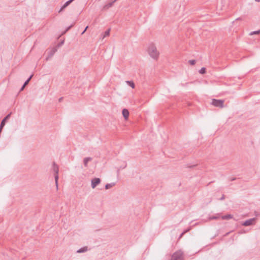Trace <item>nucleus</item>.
<instances>
[{
	"label": "nucleus",
	"mask_w": 260,
	"mask_h": 260,
	"mask_svg": "<svg viewBox=\"0 0 260 260\" xmlns=\"http://www.w3.org/2000/svg\"><path fill=\"white\" fill-rule=\"evenodd\" d=\"M115 184H116V183H114V182L107 184L105 185V188L106 189H110V188H112V187H113Z\"/></svg>",
	"instance_id": "4468645a"
},
{
	"label": "nucleus",
	"mask_w": 260,
	"mask_h": 260,
	"mask_svg": "<svg viewBox=\"0 0 260 260\" xmlns=\"http://www.w3.org/2000/svg\"><path fill=\"white\" fill-rule=\"evenodd\" d=\"M28 83H29V82H28V81H26L24 82V84H23V85H24V86H26V85H27L28 84Z\"/></svg>",
	"instance_id": "cd10ccee"
},
{
	"label": "nucleus",
	"mask_w": 260,
	"mask_h": 260,
	"mask_svg": "<svg viewBox=\"0 0 260 260\" xmlns=\"http://www.w3.org/2000/svg\"><path fill=\"white\" fill-rule=\"evenodd\" d=\"M10 117V114H9L8 115H7L5 117V118L2 121L1 123V125H0V133L2 131V129L3 127V126L5 124V122H6V120L8 119V118H9Z\"/></svg>",
	"instance_id": "0eeeda50"
},
{
	"label": "nucleus",
	"mask_w": 260,
	"mask_h": 260,
	"mask_svg": "<svg viewBox=\"0 0 260 260\" xmlns=\"http://www.w3.org/2000/svg\"><path fill=\"white\" fill-rule=\"evenodd\" d=\"M62 98L59 99V101L61 100Z\"/></svg>",
	"instance_id": "f704fd0d"
},
{
	"label": "nucleus",
	"mask_w": 260,
	"mask_h": 260,
	"mask_svg": "<svg viewBox=\"0 0 260 260\" xmlns=\"http://www.w3.org/2000/svg\"><path fill=\"white\" fill-rule=\"evenodd\" d=\"M91 186L93 188H95V186L100 183L101 180H91Z\"/></svg>",
	"instance_id": "9d476101"
},
{
	"label": "nucleus",
	"mask_w": 260,
	"mask_h": 260,
	"mask_svg": "<svg viewBox=\"0 0 260 260\" xmlns=\"http://www.w3.org/2000/svg\"><path fill=\"white\" fill-rule=\"evenodd\" d=\"M171 260H183V253L181 250L175 252L172 256Z\"/></svg>",
	"instance_id": "f03ea898"
},
{
	"label": "nucleus",
	"mask_w": 260,
	"mask_h": 260,
	"mask_svg": "<svg viewBox=\"0 0 260 260\" xmlns=\"http://www.w3.org/2000/svg\"><path fill=\"white\" fill-rule=\"evenodd\" d=\"M147 52L149 55L153 59L157 60L158 59L159 52L154 44H151L149 45L147 49Z\"/></svg>",
	"instance_id": "f257e3e1"
},
{
	"label": "nucleus",
	"mask_w": 260,
	"mask_h": 260,
	"mask_svg": "<svg viewBox=\"0 0 260 260\" xmlns=\"http://www.w3.org/2000/svg\"><path fill=\"white\" fill-rule=\"evenodd\" d=\"M235 20L236 21H237V20H242V18H238Z\"/></svg>",
	"instance_id": "c756f323"
},
{
	"label": "nucleus",
	"mask_w": 260,
	"mask_h": 260,
	"mask_svg": "<svg viewBox=\"0 0 260 260\" xmlns=\"http://www.w3.org/2000/svg\"><path fill=\"white\" fill-rule=\"evenodd\" d=\"M110 29H108L107 30H106L105 32V35H104V37H105L106 36H108L109 35V34H110Z\"/></svg>",
	"instance_id": "aec40b11"
},
{
	"label": "nucleus",
	"mask_w": 260,
	"mask_h": 260,
	"mask_svg": "<svg viewBox=\"0 0 260 260\" xmlns=\"http://www.w3.org/2000/svg\"><path fill=\"white\" fill-rule=\"evenodd\" d=\"M224 194H222V197L219 199L220 200H223L224 199Z\"/></svg>",
	"instance_id": "393cba45"
},
{
	"label": "nucleus",
	"mask_w": 260,
	"mask_h": 260,
	"mask_svg": "<svg viewBox=\"0 0 260 260\" xmlns=\"http://www.w3.org/2000/svg\"><path fill=\"white\" fill-rule=\"evenodd\" d=\"M259 33H260V30H258L257 31H252L249 34V35L250 36H252L253 35H257V34H259Z\"/></svg>",
	"instance_id": "f3484780"
},
{
	"label": "nucleus",
	"mask_w": 260,
	"mask_h": 260,
	"mask_svg": "<svg viewBox=\"0 0 260 260\" xmlns=\"http://www.w3.org/2000/svg\"><path fill=\"white\" fill-rule=\"evenodd\" d=\"M232 217H233V216H232V215H231V214H227L226 215L222 216V219L228 220V219H230L232 218Z\"/></svg>",
	"instance_id": "2eb2a0df"
},
{
	"label": "nucleus",
	"mask_w": 260,
	"mask_h": 260,
	"mask_svg": "<svg viewBox=\"0 0 260 260\" xmlns=\"http://www.w3.org/2000/svg\"><path fill=\"white\" fill-rule=\"evenodd\" d=\"M70 1H71V2L72 3L73 1H74V0H69Z\"/></svg>",
	"instance_id": "72a5a7b5"
},
{
	"label": "nucleus",
	"mask_w": 260,
	"mask_h": 260,
	"mask_svg": "<svg viewBox=\"0 0 260 260\" xmlns=\"http://www.w3.org/2000/svg\"><path fill=\"white\" fill-rule=\"evenodd\" d=\"M88 26H87L86 27V28H85V29L83 30V31L81 33V35H83V34H84V32L86 31V30H87V29L88 28Z\"/></svg>",
	"instance_id": "b1692460"
},
{
	"label": "nucleus",
	"mask_w": 260,
	"mask_h": 260,
	"mask_svg": "<svg viewBox=\"0 0 260 260\" xmlns=\"http://www.w3.org/2000/svg\"><path fill=\"white\" fill-rule=\"evenodd\" d=\"M211 104L216 107L223 108L224 101L222 100L213 99Z\"/></svg>",
	"instance_id": "7ed1b4c3"
},
{
	"label": "nucleus",
	"mask_w": 260,
	"mask_h": 260,
	"mask_svg": "<svg viewBox=\"0 0 260 260\" xmlns=\"http://www.w3.org/2000/svg\"><path fill=\"white\" fill-rule=\"evenodd\" d=\"M71 3V1H68L64 3V4L61 7L59 13L61 12L63 9H64L67 6H68Z\"/></svg>",
	"instance_id": "f8f14e48"
},
{
	"label": "nucleus",
	"mask_w": 260,
	"mask_h": 260,
	"mask_svg": "<svg viewBox=\"0 0 260 260\" xmlns=\"http://www.w3.org/2000/svg\"><path fill=\"white\" fill-rule=\"evenodd\" d=\"M71 27H72V26H69L65 32H66L68 30H69Z\"/></svg>",
	"instance_id": "2f4dec72"
},
{
	"label": "nucleus",
	"mask_w": 260,
	"mask_h": 260,
	"mask_svg": "<svg viewBox=\"0 0 260 260\" xmlns=\"http://www.w3.org/2000/svg\"><path fill=\"white\" fill-rule=\"evenodd\" d=\"M117 0H114L106 5H105L104 7H103V9L104 10H108L110 8H111V7L113 6L114 3L115 2H116Z\"/></svg>",
	"instance_id": "423d86ee"
},
{
	"label": "nucleus",
	"mask_w": 260,
	"mask_h": 260,
	"mask_svg": "<svg viewBox=\"0 0 260 260\" xmlns=\"http://www.w3.org/2000/svg\"><path fill=\"white\" fill-rule=\"evenodd\" d=\"M188 62L190 64L193 66L194 64H195L196 62V61L194 59H192V60H189L188 61Z\"/></svg>",
	"instance_id": "6ab92c4d"
},
{
	"label": "nucleus",
	"mask_w": 260,
	"mask_h": 260,
	"mask_svg": "<svg viewBox=\"0 0 260 260\" xmlns=\"http://www.w3.org/2000/svg\"><path fill=\"white\" fill-rule=\"evenodd\" d=\"M57 51V49L55 48H54L53 49H52L50 52H49V54H48V57L46 58V60H48L49 58H51L53 55L54 54V53H55V52Z\"/></svg>",
	"instance_id": "6e6552de"
},
{
	"label": "nucleus",
	"mask_w": 260,
	"mask_h": 260,
	"mask_svg": "<svg viewBox=\"0 0 260 260\" xmlns=\"http://www.w3.org/2000/svg\"><path fill=\"white\" fill-rule=\"evenodd\" d=\"M190 228H189L188 229H187V230H186L184 231V232H185V233H187V232H188V231L190 230Z\"/></svg>",
	"instance_id": "7c9ffc66"
},
{
	"label": "nucleus",
	"mask_w": 260,
	"mask_h": 260,
	"mask_svg": "<svg viewBox=\"0 0 260 260\" xmlns=\"http://www.w3.org/2000/svg\"><path fill=\"white\" fill-rule=\"evenodd\" d=\"M88 250V248L87 246L83 247L80 249H79L77 251V253H84L87 252Z\"/></svg>",
	"instance_id": "9b49d317"
},
{
	"label": "nucleus",
	"mask_w": 260,
	"mask_h": 260,
	"mask_svg": "<svg viewBox=\"0 0 260 260\" xmlns=\"http://www.w3.org/2000/svg\"><path fill=\"white\" fill-rule=\"evenodd\" d=\"M92 160L91 157H86L83 159V163L85 167H87L88 162Z\"/></svg>",
	"instance_id": "ddd939ff"
},
{
	"label": "nucleus",
	"mask_w": 260,
	"mask_h": 260,
	"mask_svg": "<svg viewBox=\"0 0 260 260\" xmlns=\"http://www.w3.org/2000/svg\"><path fill=\"white\" fill-rule=\"evenodd\" d=\"M32 76H33V75H31L26 81H28V82H29V81L30 80V79L32 78Z\"/></svg>",
	"instance_id": "bb28decb"
},
{
	"label": "nucleus",
	"mask_w": 260,
	"mask_h": 260,
	"mask_svg": "<svg viewBox=\"0 0 260 260\" xmlns=\"http://www.w3.org/2000/svg\"><path fill=\"white\" fill-rule=\"evenodd\" d=\"M256 2H260V0H255Z\"/></svg>",
	"instance_id": "473e14b6"
},
{
	"label": "nucleus",
	"mask_w": 260,
	"mask_h": 260,
	"mask_svg": "<svg viewBox=\"0 0 260 260\" xmlns=\"http://www.w3.org/2000/svg\"><path fill=\"white\" fill-rule=\"evenodd\" d=\"M126 83L129 85L131 87H132L133 88H134L135 87V84L133 81H126Z\"/></svg>",
	"instance_id": "dca6fc26"
},
{
	"label": "nucleus",
	"mask_w": 260,
	"mask_h": 260,
	"mask_svg": "<svg viewBox=\"0 0 260 260\" xmlns=\"http://www.w3.org/2000/svg\"><path fill=\"white\" fill-rule=\"evenodd\" d=\"M56 188L58 189V180H55Z\"/></svg>",
	"instance_id": "5701e85b"
},
{
	"label": "nucleus",
	"mask_w": 260,
	"mask_h": 260,
	"mask_svg": "<svg viewBox=\"0 0 260 260\" xmlns=\"http://www.w3.org/2000/svg\"><path fill=\"white\" fill-rule=\"evenodd\" d=\"M53 170L54 172V179H58V167L54 162L53 164Z\"/></svg>",
	"instance_id": "39448f33"
},
{
	"label": "nucleus",
	"mask_w": 260,
	"mask_h": 260,
	"mask_svg": "<svg viewBox=\"0 0 260 260\" xmlns=\"http://www.w3.org/2000/svg\"><path fill=\"white\" fill-rule=\"evenodd\" d=\"M217 218H218L217 217L213 216H211V217H210L209 218V219H210V220H212V219H217Z\"/></svg>",
	"instance_id": "412c9836"
},
{
	"label": "nucleus",
	"mask_w": 260,
	"mask_h": 260,
	"mask_svg": "<svg viewBox=\"0 0 260 260\" xmlns=\"http://www.w3.org/2000/svg\"><path fill=\"white\" fill-rule=\"evenodd\" d=\"M122 113L123 116L124 117V119L125 120H127L129 116L128 111L126 109H124L122 110Z\"/></svg>",
	"instance_id": "1a4fd4ad"
},
{
	"label": "nucleus",
	"mask_w": 260,
	"mask_h": 260,
	"mask_svg": "<svg viewBox=\"0 0 260 260\" xmlns=\"http://www.w3.org/2000/svg\"><path fill=\"white\" fill-rule=\"evenodd\" d=\"M199 73L201 74H204L206 73V68H202L201 70L199 71Z\"/></svg>",
	"instance_id": "a211bd4d"
},
{
	"label": "nucleus",
	"mask_w": 260,
	"mask_h": 260,
	"mask_svg": "<svg viewBox=\"0 0 260 260\" xmlns=\"http://www.w3.org/2000/svg\"><path fill=\"white\" fill-rule=\"evenodd\" d=\"M256 220L255 218H250L249 219H248L246 221H245L243 223L242 225L244 226H249L251 225L254 224V222Z\"/></svg>",
	"instance_id": "20e7f679"
},
{
	"label": "nucleus",
	"mask_w": 260,
	"mask_h": 260,
	"mask_svg": "<svg viewBox=\"0 0 260 260\" xmlns=\"http://www.w3.org/2000/svg\"><path fill=\"white\" fill-rule=\"evenodd\" d=\"M185 234V232H183L179 236V239H181L182 238V237L183 236V235Z\"/></svg>",
	"instance_id": "4be33fe9"
},
{
	"label": "nucleus",
	"mask_w": 260,
	"mask_h": 260,
	"mask_svg": "<svg viewBox=\"0 0 260 260\" xmlns=\"http://www.w3.org/2000/svg\"><path fill=\"white\" fill-rule=\"evenodd\" d=\"M32 76H33V75H31L26 81H28V82H29V81L30 80V79L32 78Z\"/></svg>",
	"instance_id": "a878e982"
},
{
	"label": "nucleus",
	"mask_w": 260,
	"mask_h": 260,
	"mask_svg": "<svg viewBox=\"0 0 260 260\" xmlns=\"http://www.w3.org/2000/svg\"><path fill=\"white\" fill-rule=\"evenodd\" d=\"M25 86H24V85H23L22 86V87L21 88V89H20V91H22L24 89V87H25Z\"/></svg>",
	"instance_id": "c85d7f7f"
}]
</instances>
